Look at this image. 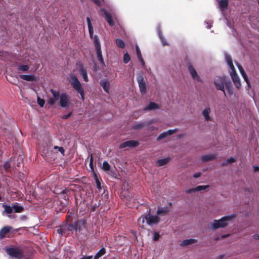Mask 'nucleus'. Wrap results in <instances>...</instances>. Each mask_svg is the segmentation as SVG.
Masks as SVG:
<instances>
[{"mask_svg": "<svg viewBox=\"0 0 259 259\" xmlns=\"http://www.w3.org/2000/svg\"><path fill=\"white\" fill-rule=\"evenodd\" d=\"M236 65H237V67L238 68V69H239V70L241 75L242 76V77L244 78V80L247 83V86L249 88L250 87V83H249V79H248V78L247 77V75L246 74L244 70H243V68L242 67V66L240 65H239L238 63H237Z\"/></svg>", "mask_w": 259, "mask_h": 259, "instance_id": "4468645a", "label": "nucleus"}, {"mask_svg": "<svg viewBox=\"0 0 259 259\" xmlns=\"http://www.w3.org/2000/svg\"><path fill=\"white\" fill-rule=\"evenodd\" d=\"M95 4H96L97 5H100L101 3L99 0H92Z\"/></svg>", "mask_w": 259, "mask_h": 259, "instance_id": "6e6d98bb", "label": "nucleus"}, {"mask_svg": "<svg viewBox=\"0 0 259 259\" xmlns=\"http://www.w3.org/2000/svg\"><path fill=\"white\" fill-rule=\"evenodd\" d=\"M106 253L105 248H102L94 256V259H100V258Z\"/></svg>", "mask_w": 259, "mask_h": 259, "instance_id": "cd10ccee", "label": "nucleus"}, {"mask_svg": "<svg viewBox=\"0 0 259 259\" xmlns=\"http://www.w3.org/2000/svg\"><path fill=\"white\" fill-rule=\"evenodd\" d=\"M225 77L217 76L214 78V83L218 90H221L223 92L224 95L227 96L226 93L225 91V85L226 83L228 82Z\"/></svg>", "mask_w": 259, "mask_h": 259, "instance_id": "423d86ee", "label": "nucleus"}, {"mask_svg": "<svg viewBox=\"0 0 259 259\" xmlns=\"http://www.w3.org/2000/svg\"><path fill=\"white\" fill-rule=\"evenodd\" d=\"M225 237H226V236H223L222 238H225Z\"/></svg>", "mask_w": 259, "mask_h": 259, "instance_id": "680f3d73", "label": "nucleus"}, {"mask_svg": "<svg viewBox=\"0 0 259 259\" xmlns=\"http://www.w3.org/2000/svg\"><path fill=\"white\" fill-rule=\"evenodd\" d=\"M215 157L214 155L213 154H206L201 156V159L204 161H208L213 160Z\"/></svg>", "mask_w": 259, "mask_h": 259, "instance_id": "bb28decb", "label": "nucleus"}, {"mask_svg": "<svg viewBox=\"0 0 259 259\" xmlns=\"http://www.w3.org/2000/svg\"><path fill=\"white\" fill-rule=\"evenodd\" d=\"M51 92L53 95V97L49 98L48 104L53 105L58 100L59 94L58 92L55 91L53 89L51 90Z\"/></svg>", "mask_w": 259, "mask_h": 259, "instance_id": "1a4fd4ad", "label": "nucleus"}, {"mask_svg": "<svg viewBox=\"0 0 259 259\" xmlns=\"http://www.w3.org/2000/svg\"><path fill=\"white\" fill-rule=\"evenodd\" d=\"M93 158L92 155H91V157L90 161V166L92 169H93Z\"/></svg>", "mask_w": 259, "mask_h": 259, "instance_id": "de8ad7c7", "label": "nucleus"}, {"mask_svg": "<svg viewBox=\"0 0 259 259\" xmlns=\"http://www.w3.org/2000/svg\"><path fill=\"white\" fill-rule=\"evenodd\" d=\"M101 85L103 88L104 90L107 92L108 93L109 90V87H110V83L109 81L107 79H102L100 81V82Z\"/></svg>", "mask_w": 259, "mask_h": 259, "instance_id": "dca6fc26", "label": "nucleus"}, {"mask_svg": "<svg viewBox=\"0 0 259 259\" xmlns=\"http://www.w3.org/2000/svg\"><path fill=\"white\" fill-rule=\"evenodd\" d=\"M92 255L82 256L80 259H92Z\"/></svg>", "mask_w": 259, "mask_h": 259, "instance_id": "8fccbe9b", "label": "nucleus"}, {"mask_svg": "<svg viewBox=\"0 0 259 259\" xmlns=\"http://www.w3.org/2000/svg\"><path fill=\"white\" fill-rule=\"evenodd\" d=\"M253 168H254V171H259V166H254Z\"/></svg>", "mask_w": 259, "mask_h": 259, "instance_id": "4d7b16f0", "label": "nucleus"}, {"mask_svg": "<svg viewBox=\"0 0 259 259\" xmlns=\"http://www.w3.org/2000/svg\"><path fill=\"white\" fill-rule=\"evenodd\" d=\"M131 58L127 53L124 54L123 56V61L125 63H127L130 61Z\"/></svg>", "mask_w": 259, "mask_h": 259, "instance_id": "ea45409f", "label": "nucleus"}, {"mask_svg": "<svg viewBox=\"0 0 259 259\" xmlns=\"http://www.w3.org/2000/svg\"><path fill=\"white\" fill-rule=\"evenodd\" d=\"M226 87L227 92L228 94L230 95H232L233 94V89L232 87L231 83L229 80L228 82H227L226 83V85H225Z\"/></svg>", "mask_w": 259, "mask_h": 259, "instance_id": "a878e982", "label": "nucleus"}, {"mask_svg": "<svg viewBox=\"0 0 259 259\" xmlns=\"http://www.w3.org/2000/svg\"><path fill=\"white\" fill-rule=\"evenodd\" d=\"M196 242L197 240L195 239H186L181 242L180 245L181 246H186L187 245L195 243Z\"/></svg>", "mask_w": 259, "mask_h": 259, "instance_id": "412c9836", "label": "nucleus"}, {"mask_svg": "<svg viewBox=\"0 0 259 259\" xmlns=\"http://www.w3.org/2000/svg\"><path fill=\"white\" fill-rule=\"evenodd\" d=\"M209 187V185H205V186H198L196 187V189L197 192L203 191L208 188Z\"/></svg>", "mask_w": 259, "mask_h": 259, "instance_id": "58836bf2", "label": "nucleus"}, {"mask_svg": "<svg viewBox=\"0 0 259 259\" xmlns=\"http://www.w3.org/2000/svg\"><path fill=\"white\" fill-rule=\"evenodd\" d=\"M71 115V112L69 113L68 114L63 115L62 116V118L63 119H67Z\"/></svg>", "mask_w": 259, "mask_h": 259, "instance_id": "3c124183", "label": "nucleus"}, {"mask_svg": "<svg viewBox=\"0 0 259 259\" xmlns=\"http://www.w3.org/2000/svg\"><path fill=\"white\" fill-rule=\"evenodd\" d=\"M145 220H146V223L149 226L156 225L159 222V219L157 215H152L149 212L144 217L140 218L138 220V224H143L145 222Z\"/></svg>", "mask_w": 259, "mask_h": 259, "instance_id": "7ed1b4c3", "label": "nucleus"}, {"mask_svg": "<svg viewBox=\"0 0 259 259\" xmlns=\"http://www.w3.org/2000/svg\"><path fill=\"white\" fill-rule=\"evenodd\" d=\"M60 197L64 198L65 200L66 199V196L65 195V191H62V193L60 194Z\"/></svg>", "mask_w": 259, "mask_h": 259, "instance_id": "864d4df0", "label": "nucleus"}, {"mask_svg": "<svg viewBox=\"0 0 259 259\" xmlns=\"http://www.w3.org/2000/svg\"><path fill=\"white\" fill-rule=\"evenodd\" d=\"M7 253L11 257L20 258L22 256V252L21 249L18 247H9L6 248Z\"/></svg>", "mask_w": 259, "mask_h": 259, "instance_id": "0eeeda50", "label": "nucleus"}, {"mask_svg": "<svg viewBox=\"0 0 259 259\" xmlns=\"http://www.w3.org/2000/svg\"><path fill=\"white\" fill-rule=\"evenodd\" d=\"M157 31L158 34V36H159L160 39H161V42H162L163 45V46L166 45L167 43L166 42V41H165L164 38L162 36L161 32L160 31V29L159 27L157 28Z\"/></svg>", "mask_w": 259, "mask_h": 259, "instance_id": "72a5a7b5", "label": "nucleus"}, {"mask_svg": "<svg viewBox=\"0 0 259 259\" xmlns=\"http://www.w3.org/2000/svg\"><path fill=\"white\" fill-rule=\"evenodd\" d=\"M227 25H228V26L229 27L231 28V24H229V23H228V24H227Z\"/></svg>", "mask_w": 259, "mask_h": 259, "instance_id": "bf43d9fd", "label": "nucleus"}, {"mask_svg": "<svg viewBox=\"0 0 259 259\" xmlns=\"http://www.w3.org/2000/svg\"><path fill=\"white\" fill-rule=\"evenodd\" d=\"M136 53H137V57L138 58H141L142 56V55H141V51L140 50V49L138 47V45H136Z\"/></svg>", "mask_w": 259, "mask_h": 259, "instance_id": "37998d69", "label": "nucleus"}, {"mask_svg": "<svg viewBox=\"0 0 259 259\" xmlns=\"http://www.w3.org/2000/svg\"><path fill=\"white\" fill-rule=\"evenodd\" d=\"M236 159L234 157H230V158L228 159L225 163H224L223 164H227V163H231L232 162H235Z\"/></svg>", "mask_w": 259, "mask_h": 259, "instance_id": "c03bdc74", "label": "nucleus"}, {"mask_svg": "<svg viewBox=\"0 0 259 259\" xmlns=\"http://www.w3.org/2000/svg\"><path fill=\"white\" fill-rule=\"evenodd\" d=\"M194 192H197L196 189V187L187 189L186 191V193H187V194H190V193H192Z\"/></svg>", "mask_w": 259, "mask_h": 259, "instance_id": "a18cd8bd", "label": "nucleus"}, {"mask_svg": "<svg viewBox=\"0 0 259 259\" xmlns=\"http://www.w3.org/2000/svg\"><path fill=\"white\" fill-rule=\"evenodd\" d=\"M138 59L140 60V61L141 62L143 66L144 67L145 66V62H144L142 57H141V58H139Z\"/></svg>", "mask_w": 259, "mask_h": 259, "instance_id": "603ef678", "label": "nucleus"}, {"mask_svg": "<svg viewBox=\"0 0 259 259\" xmlns=\"http://www.w3.org/2000/svg\"><path fill=\"white\" fill-rule=\"evenodd\" d=\"M160 237V235L158 232H154L153 233V240L154 241H156L159 239Z\"/></svg>", "mask_w": 259, "mask_h": 259, "instance_id": "79ce46f5", "label": "nucleus"}, {"mask_svg": "<svg viewBox=\"0 0 259 259\" xmlns=\"http://www.w3.org/2000/svg\"><path fill=\"white\" fill-rule=\"evenodd\" d=\"M21 219H22V220H24V219H25V216H22V217H21Z\"/></svg>", "mask_w": 259, "mask_h": 259, "instance_id": "052dcab7", "label": "nucleus"}, {"mask_svg": "<svg viewBox=\"0 0 259 259\" xmlns=\"http://www.w3.org/2000/svg\"><path fill=\"white\" fill-rule=\"evenodd\" d=\"M60 104L63 108H67L70 106V102L68 96L66 94H62L60 98Z\"/></svg>", "mask_w": 259, "mask_h": 259, "instance_id": "6e6552de", "label": "nucleus"}, {"mask_svg": "<svg viewBox=\"0 0 259 259\" xmlns=\"http://www.w3.org/2000/svg\"><path fill=\"white\" fill-rule=\"evenodd\" d=\"M96 51L98 59L99 60V61L101 62V63L102 65H105V63H104V60H103L102 55L101 48L96 49Z\"/></svg>", "mask_w": 259, "mask_h": 259, "instance_id": "393cba45", "label": "nucleus"}, {"mask_svg": "<svg viewBox=\"0 0 259 259\" xmlns=\"http://www.w3.org/2000/svg\"><path fill=\"white\" fill-rule=\"evenodd\" d=\"M116 45L119 48H122V49L124 48V47L125 46L124 42L121 39H119V38L116 39Z\"/></svg>", "mask_w": 259, "mask_h": 259, "instance_id": "f704fd0d", "label": "nucleus"}, {"mask_svg": "<svg viewBox=\"0 0 259 259\" xmlns=\"http://www.w3.org/2000/svg\"><path fill=\"white\" fill-rule=\"evenodd\" d=\"M94 179L96 181L97 188L99 191H100L102 189L101 185V183H100L99 179L98 178V177L96 174H94Z\"/></svg>", "mask_w": 259, "mask_h": 259, "instance_id": "c9c22d12", "label": "nucleus"}, {"mask_svg": "<svg viewBox=\"0 0 259 259\" xmlns=\"http://www.w3.org/2000/svg\"><path fill=\"white\" fill-rule=\"evenodd\" d=\"M101 168L108 174H111L112 171L110 170V165L107 161H104L103 162Z\"/></svg>", "mask_w": 259, "mask_h": 259, "instance_id": "aec40b11", "label": "nucleus"}, {"mask_svg": "<svg viewBox=\"0 0 259 259\" xmlns=\"http://www.w3.org/2000/svg\"><path fill=\"white\" fill-rule=\"evenodd\" d=\"M87 21L88 23V26L89 28V31L90 33V36L91 39H92L94 41V43L95 45V49H101V45L99 39L97 35H94V30L93 27L92 26L90 19L89 17L87 18Z\"/></svg>", "mask_w": 259, "mask_h": 259, "instance_id": "39448f33", "label": "nucleus"}, {"mask_svg": "<svg viewBox=\"0 0 259 259\" xmlns=\"http://www.w3.org/2000/svg\"><path fill=\"white\" fill-rule=\"evenodd\" d=\"M138 82L141 93L142 94H145L146 91V86L143 78L142 77H139L138 79Z\"/></svg>", "mask_w": 259, "mask_h": 259, "instance_id": "f8f14e48", "label": "nucleus"}, {"mask_svg": "<svg viewBox=\"0 0 259 259\" xmlns=\"http://www.w3.org/2000/svg\"><path fill=\"white\" fill-rule=\"evenodd\" d=\"M69 82L73 89L80 95L82 100H84V91L77 77L75 75L72 74Z\"/></svg>", "mask_w": 259, "mask_h": 259, "instance_id": "20e7f679", "label": "nucleus"}, {"mask_svg": "<svg viewBox=\"0 0 259 259\" xmlns=\"http://www.w3.org/2000/svg\"><path fill=\"white\" fill-rule=\"evenodd\" d=\"M252 237H253V239H254L255 240H257L259 239V234H254L253 235Z\"/></svg>", "mask_w": 259, "mask_h": 259, "instance_id": "5fc2aeb1", "label": "nucleus"}, {"mask_svg": "<svg viewBox=\"0 0 259 259\" xmlns=\"http://www.w3.org/2000/svg\"><path fill=\"white\" fill-rule=\"evenodd\" d=\"M235 217L234 214L225 216L218 220H214L211 223V227L214 229H217L220 228L226 227L229 223V222Z\"/></svg>", "mask_w": 259, "mask_h": 259, "instance_id": "f03ea898", "label": "nucleus"}, {"mask_svg": "<svg viewBox=\"0 0 259 259\" xmlns=\"http://www.w3.org/2000/svg\"><path fill=\"white\" fill-rule=\"evenodd\" d=\"M201 175V173L200 172H198L193 175V177L194 178H198L200 177Z\"/></svg>", "mask_w": 259, "mask_h": 259, "instance_id": "09e8293b", "label": "nucleus"}, {"mask_svg": "<svg viewBox=\"0 0 259 259\" xmlns=\"http://www.w3.org/2000/svg\"><path fill=\"white\" fill-rule=\"evenodd\" d=\"M11 229L12 228L9 226H5L3 227L0 230V238H2L4 237L6 234L10 231Z\"/></svg>", "mask_w": 259, "mask_h": 259, "instance_id": "4be33fe9", "label": "nucleus"}, {"mask_svg": "<svg viewBox=\"0 0 259 259\" xmlns=\"http://www.w3.org/2000/svg\"><path fill=\"white\" fill-rule=\"evenodd\" d=\"M169 159L168 158H165L157 160V164L158 166H162L166 164L169 161Z\"/></svg>", "mask_w": 259, "mask_h": 259, "instance_id": "473e14b6", "label": "nucleus"}, {"mask_svg": "<svg viewBox=\"0 0 259 259\" xmlns=\"http://www.w3.org/2000/svg\"><path fill=\"white\" fill-rule=\"evenodd\" d=\"M3 206L5 209L4 212H6L8 214H10L13 212V205L12 206H9L6 204H3Z\"/></svg>", "mask_w": 259, "mask_h": 259, "instance_id": "7c9ffc66", "label": "nucleus"}, {"mask_svg": "<svg viewBox=\"0 0 259 259\" xmlns=\"http://www.w3.org/2000/svg\"><path fill=\"white\" fill-rule=\"evenodd\" d=\"M219 8L222 11V13L227 8L228 5V0H219L218 1Z\"/></svg>", "mask_w": 259, "mask_h": 259, "instance_id": "f3484780", "label": "nucleus"}, {"mask_svg": "<svg viewBox=\"0 0 259 259\" xmlns=\"http://www.w3.org/2000/svg\"><path fill=\"white\" fill-rule=\"evenodd\" d=\"M226 61L231 69L230 75L232 79L235 84V86L237 88H240L241 87L240 80L239 76L237 75L236 72L235 71L234 67L232 62L231 57L228 54H225Z\"/></svg>", "mask_w": 259, "mask_h": 259, "instance_id": "f257e3e1", "label": "nucleus"}, {"mask_svg": "<svg viewBox=\"0 0 259 259\" xmlns=\"http://www.w3.org/2000/svg\"><path fill=\"white\" fill-rule=\"evenodd\" d=\"M66 227L64 226H60L58 227L56 231L60 235L63 236L65 235Z\"/></svg>", "mask_w": 259, "mask_h": 259, "instance_id": "2f4dec72", "label": "nucleus"}, {"mask_svg": "<svg viewBox=\"0 0 259 259\" xmlns=\"http://www.w3.org/2000/svg\"><path fill=\"white\" fill-rule=\"evenodd\" d=\"M158 105L154 102H150L146 107L144 108V110H151L158 109Z\"/></svg>", "mask_w": 259, "mask_h": 259, "instance_id": "5701e85b", "label": "nucleus"}, {"mask_svg": "<svg viewBox=\"0 0 259 259\" xmlns=\"http://www.w3.org/2000/svg\"><path fill=\"white\" fill-rule=\"evenodd\" d=\"M13 211L16 213H20L23 211L24 208L22 206L13 204Z\"/></svg>", "mask_w": 259, "mask_h": 259, "instance_id": "c85d7f7f", "label": "nucleus"}, {"mask_svg": "<svg viewBox=\"0 0 259 259\" xmlns=\"http://www.w3.org/2000/svg\"><path fill=\"white\" fill-rule=\"evenodd\" d=\"M79 71L80 75L82 76L84 81L88 82L89 81V78L88 76L87 71L85 69H84L82 65L79 66Z\"/></svg>", "mask_w": 259, "mask_h": 259, "instance_id": "2eb2a0df", "label": "nucleus"}, {"mask_svg": "<svg viewBox=\"0 0 259 259\" xmlns=\"http://www.w3.org/2000/svg\"><path fill=\"white\" fill-rule=\"evenodd\" d=\"M177 129H173V130H169L166 132H164L162 133H161L157 138V140L158 141L162 139H164L166 137H167L168 136L171 135L173 134H174L175 132L177 131Z\"/></svg>", "mask_w": 259, "mask_h": 259, "instance_id": "ddd939ff", "label": "nucleus"}, {"mask_svg": "<svg viewBox=\"0 0 259 259\" xmlns=\"http://www.w3.org/2000/svg\"><path fill=\"white\" fill-rule=\"evenodd\" d=\"M189 71L194 79L198 81L200 80L199 75H198L195 69L192 66H190L189 67Z\"/></svg>", "mask_w": 259, "mask_h": 259, "instance_id": "6ab92c4d", "label": "nucleus"}, {"mask_svg": "<svg viewBox=\"0 0 259 259\" xmlns=\"http://www.w3.org/2000/svg\"><path fill=\"white\" fill-rule=\"evenodd\" d=\"M37 103L40 107H43L45 103V101L44 99L40 98L39 97L37 98Z\"/></svg>", "mask_w": 259, "mask_h": 259, "instance_id": "a19ab883", "label": "nucleus"}, {"mask_svg": "<svg viewBox=\"0 0 259 259\" xmlns=\"http://www.w3.org/2000/svg\"><path fill=\"white\" fill-rule=\"evenodd\" d=\"M207 28L208 29L210 28L211 27V26H212V25H211V23L208 24V22H207Z\"/></svg>", "mask_w": 259, "mask_h": 259, "instance_id": "13d9d810", "label": "nucleus"}, {"mask_svg": "<svg viewBox=\"0 0 259 259\" xmlns=\"http://www.w3.org/2000/svg\"><path fill=\"white\" fill-rule=\"evenodd\" d=\"M139 145L138 142L134 140H130L121 144L119 148L122 149L125 147H135Z\"/></svg>", "mask_w": 259, "mask_h": 259, "instance_id": "9d476101", "label": "nucleus"}, {"mask_svg": "<svg viewBox=\"0 0 259 259\" xmlns=\"http://www.w3.org/2000/svg\"><path fill=\"white\" fill-rule=\"evenodd\" d=\"M20 78L26 81H33L36 79L35 77L33 75H20Z\"/></svg>", "mask_w": 259, "mask_h": 259, "instance_id": "b1692460", "label": "nucleus"}, {"mask_svg": "<svg viewBox=\"0 0 259 259\" xmlns=\"http://www.w3.org/2000/svg\"><path fill=\"white\" fill-rule=\"evenodd\" d=\"M54 148L55 149H58L59 151H60L63 155H64V150L62 147L55 146Z\"/></svg>", "mask_w": 259, "mask_h": 259, "instance_id": "49530a36", "label": "nucleus"}, {"mask_svg": "<svg viewBox=\"0 0 259 259\" xmlns=\"http://www.w3.org/2000/svg\"><path fill=\"white\" fill-rule=\"evenodd\" d=\"M146 125V123L145 122H140L138 123H136L134 125V127L135 129L139 130L142 127H145Z\"/></svg>", "mask_w": 259, "mask_h": 259, "instance_id": "e433bc0d", "label": "nucleus"}, {"mask_svg": "<svg viewBox=\"0 0 259 259\" xmlns=\"http://www.w3.org/2000/svg\"><path fill=\"white\" fill-rule=\"evenodd\" d=\"M100 14L106 18V19L110 26H113L114 23L112 20L111 15L107 12L104 9L100 10Z\"/></svg>", "mask_w": 259, "mask_h": 259, "instance_id": "9b49d317", "label": "nucleus"}, {"mask_svg": "<svg viewBox=\"0 0 259 259\" xmlns=\"http://www.w3.org/2000/svg\"><path fill=\"white\" fill-rule=\"evenodd\" d=\"M167 207H159L157 211V215L165 214L168 211Z\"/></svg>", "mask_w": 259, "mask_h": 259, "instance_id": "c756f323", "label": "nucleus"}, {"mask_svg": "<svg viewBox=\"0 0 259 259\" xmlns=\"http://www.w3.org/2000/svg\"><path fill=\"white\" fill-rule=\"evenodd\" d=\"M28 69H29V67L26 65H20L18 66V70L23 71V72L26 71L27 70H28Z\"/></svg>", "mask_w": 259, "mask_h": 259, "instance_id": "4c0bfd02", "label": "nucleus"}, {"mask_svg": "<svg viewBox=\"0 0 259 259\" xmlns=\"http://www.w3.org/2000/svg\"><path fill=\"white\" fill-rule=\"evenodd\" d=\"M210 109L209 107H206L202 112V114L204 116L205 120L206 121H210L211 118L209 116L210 113Z\"/></svg>", "mask_w": 259, "mask_h": 259, "instance_id": "a211bd4d", "label": "nucleus"}]
</instances>
